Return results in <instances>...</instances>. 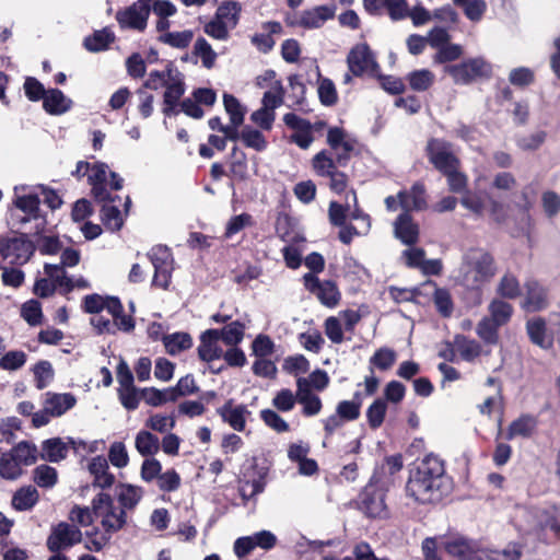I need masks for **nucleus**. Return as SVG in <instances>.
I'll return each mask as SVG.
<instances>
[{"instance_id": "0e129e2a", "label": "nucleus", "mask_w": 560, "mask_h": 560, "mask_svg": "<svg viewBox=\"0 0 560 560\" xmlns=\"http://www.w3.org/2000/svg\"><path fill=\"white\" fill-rule=\"evenodd\" d=\"M25 362V352L21 350L9 351L0 359V369L5 371H16L21 369Z\"/></svg>"}, {"instance_id": "a211bd4d", "label": "nucleus", "mask_w": 560, "mask_h": 560, "mask_svg": "<svg viewBox=\"0 0 560 560\" xmlns=\"http://www.w3.org/2000/svg\"><path fill=\"white\" fill-rule=\"evenodd\" d=\"M219 329H208L201 335L198 354L202 361L211 362L222 357L223 351L219 346Z\"/></svg>"}, {"instance_id": "79ce46f5", "label": "nucleus", "mask_w": 560, "mask_h": 560, "mask_svg": "<svg viewBox=\"0 0 560 560\" xmlns=\"http://www.w3.org/2000/svg\"><path fill=\"white\" fill-rule=\"evenodd\" d=\"M240 140L247 148L261 152L267 148V140L261 131L254 129L250 126H245L241 130Z\"/></svg>"}, {"instance_id": "de8ad7c7", "label": "nucleus", "mask_w": 560, "mask_h": 560, "mask_svg": "<svg viewBox=\"0 0 560 560\" xmlns=\"http://www.w3.org/2000/svg\"><path fill=\"white\" fill-rule=\"evenodd\" d=\"M434 74L428 69L412 71L408 74L407 80L409 85L415 91H425L434 82Z\"/></svg>"}, {"instance_id": "9d476101", "label": "nucleus", "mask_w": 560, "mask_h": 560, "mask_svg": "<svg viewBox=\"0 0 560 560\" xmlns=\"http://www.w3.org/2000/svg\"><path fill=\"white\" fill-rule=\"evenodd\" d=\"M149 257L154 267L153 284L166 289L173 270V258L170 250L166 247L156 246L151 249Z\"/></svg>"}, {"instance_id": "37998d69", "label": "nucleus", "mask_w": 560, "mask_h": 560, "mask_svg": "<svg viewBox=\"0 0 560 560\" xmlns=\"http://www.w3.org/2000/svg\"><path fill=\"white\" fill-rule=\"evenodd\" d=\"M22 465L9 451L0 457V476L8 480H15L22 475Z\"/></svg>"}, {"instance_id": "a18cd8bd", "label": "nucleus", "mask_w": 560, "mask_h": 560, "mask_svg": "<svg viewBox=\"0 0 560 560\" xmlns=\"http://www.w3.org/2000/svg\"><path fill=\"white\" fill-rule=\"evenodd\" d=\"M141 489L131 485H122L118 489V505L125 511L133 509L141 499Z\"/></svg>"}, {"instance_id": "e2e57ef3", "label": "nucleus", "mask_w": 560, "mask_h": 560, "mask_svg": "<svg viewBox=\"0 0 560 560\" xmlns=\"http://www.w3.org/2000/svg\"><path fill=\"white\" fill-rule=\"evenodd\" d=\"M296 401V394L294 395L291 389L283 388L276 394L272 405L279 411L288 412L294 408Z\"/></svg>"}, {"instance_id": "dca6fc26", "label": "nucleus", "mask_w": 560, "mask_h": 560, "mask_svg": "<svg viewBox=\"0 0 560 560\" xmlns=\"http://www.w3.org/2000/svg\"><path fill=\"white\" fill-rule=\"evenodd\" d=\"M218 413L225 423L238 432L245 430L247 418L250 416V411L245 405H234L232 400L220 407Z\"/></svg>"}, {"instance_id": "4c0bfd02", "label": "nucleus", "mask_w": 560, "mask_h": 560, "mask_svg": "<svg viewBox=\"0 0 560 560\" xmlns=\"http://www.w3.org/2000/svg\"><path fill=\"white\" fill-rule=\"evenodd\" d=\"M497 293L505 299L514 300L521 295V285L517 278L510 272L504 273L497 285Z\"/></svg>"}, {"instance_id": "6e6d98bb", "label": "nucleus", "mask_w": 560, "mask_h": 560, "mask_svg": "<svg viewBox=\"0 0 560 560\" xmlns=\"http://www.w3.org/2000/svg\"><path fill=\"white\" fill-rule=\"evenodd\" d=\"M194 51L201 59L203 67L210 69L214 66L217 54L203 37L195 42Z\"/></svg>"}, {"instance_id": "5701e85b", "label": "nucleus", "mask_w": 560, "mask_h": 560, "mask_svg": "<svg viewBox=\"0 0 560 560\" xmlns=\"http://www.w3.org/2000/svg\"><path fill=\"white\" fill-rule=\"evenodd\" d=\"M108 165L102 162L90 164L89 183L92 185V192L94 197L104 201L108 198L104 184L107 180Z\"/></svg>"}, {"instance_id": "6e6552de", "label": "nucleus", "mask_w": 560, "mask_h": 560, "mask_svg": "<svg viewBox=\"0 0 560 560\" xmlns=\"http://www.w3.org/2000/svg\"><path fill=\"white\" fill-rule=\"evenodd\" d=\"M444 71L456 84H469L479 78L489 77L491 66L483 58H472L459 65L446 66Z\"/></svg>"}, {"instance_id": "4d7b16f0", "label": "nucleus", "mask_w": 560, "mask_h": 560, "mask_svg": "<svg viewBox=\"0 0 560 560\" xmlns=\"http://www.w3.org/2000/svg\"><path fill=\"white\" fill-rule=\"evenodd\" d=\"M176 71L177 70L172 67L164 71H151L147 81L144 82V88L150 90H159L161 88H165Z\"/></svg>"}, {"instance_id": "a878e982", "label": "nucleus", "mask_w": 560, "mask_h": 560, "mask_svg": "<svg viewBox=\"0 0 560 560\" xmlns=\"http://www.w3.org/2000/svg\"><path fill=\"white\" fill-rule=\"evenodd\" d=\"M72 101L58 89H50L43 98L45 110L51 115H61L71 108Z\"/></svg>"}, {"instance_id": "5fc2aeb1", "label": "nucleus", "mask_w": 560, "mask_h": 560, "mask_svg": "<svg viewBox=\"0 0 560 560\" xmlns=\"http://www.w3.org/2000/svg\"><path fill=\"white\" fill-rule=\"evenodd\" d=\"M500 325L491 320L489 317H483L476 327V332L486 343L495 345L498 342V328Z\"/></svg>"}, {"instance_id": "aec40b11", "label": "nucleus", "mask_w": 560, "mask_h": 560, "mask_svg": "<svg viewBox=\"0 0 560 560\" xmlns=\"http://www.w3.org/2000/svg\"><path fill=\"white\" fill-rule=\"evenodd\" d=\"M424 187L422 184L416 183L409 190L398 192L400 208L404 212L409 213L411 210H423L427 207Z\"/></svg>"}, {"instance_id": "c756f323", "label": "nucleus", "mask_w": 560, "mask_h": 560, "mask_svg": "<svg viewBox=\"0 0 560 560\" xmlns=\"http://www.w3.org/2000/svg\"><path fill=\"white\" fill-rule=\"evenodd\" d=\"M68 443L60 438L49 439L43 442L42 458L51 463H58L67 457Z\"/></svg>"}, {"instance_id": "8fccbe9b", "label": "nucleus", "mask_w": 560, "mask_h": 560, "mask_svg": "<svg viewBox=\"0 0 560 560\" xmlns=\"http://www.w3.org/2000/svg\"><path fill=\"white\" fill-rule=\"evenodd\" d=\"M220 331V339L228 346H236L244 338L245 326L240 322H232Z\"/></svg>"}, {"instance_id": "c03bdc74", "label": "nucleus", "mask_w": 560, "mask_h": 560, "mask_svg": "<svg viewBox=\"0 0 560 560\" xmlns=\"http://www.w3.org/2000/svg\"><path fill=\"white\" fill-rule=\"evenodd\" d=\"M164 93V103L171 108L176 105L185 92L182 74L176 71L172 80L166 84Z\"/></svg>"}, {"instance_id": "ddd939ff", "label": "nucleus", "mask_w": 560, "mask_h": 560, "mask_svg": "<svg viewBox=\"0 0 560 560\" xmlns=\"http://www.w3.org/2000/svg\"><path fill=\"white\" fill-rule=\"evenodd\" d=\"M284 124L294 130L291 135V142L295 143L301 149H308L314 141L312 135V125L310 121L299 117L293 113H288L283 116Z\"/></svg>"}, {"instance_id": "393cba45", "label": "nucleus", "mask_w": 560, "mask_h": 560, "mask_svg": "<svg viewBox=\"0 0 560 560\" xmlns=\"http://www.w3.org/2000/svg\"><path fill=\"white\" fill-rule=\"evenodd\" d=\"M362 509L371 517H382L385 515L384 493L373 488H366L362 498Z\"/></svg>"}, {"instance_id": "a19ab883", "label": "nucleus", "mask_w": 560, "mask_h": 560, "mask_svg": "<svg viewBox=\"0 0 560 560\" xmlns=\"http://www.w3.org/2000/svg\"><path fill=\"white\" fill-rule=\"evenodd\" d=\"M10 452L22 466H31L37 460V447L26 441L16 444Z\"/></svg>"}, {"instance_id": "2eb2a0df", "label": "nucleus", "mask_w": 560, "mask_h": 560, "mask_svg": "<svg viewBox=\"0 0 560 560\" xmlns=\"http://www.w3.org/2000/svg\"><path fill=\"white\" fill-rule=\"evenodd\" d=\"M327 143L336 152L337 163L345 165L354 149V141L341 128L334 127L328 130Z\"/></svg>"}, {"instance_id": "4468645a", "label": "nucleus", "mask_w": 560, "mask_h": 560, "mask_svg": "<svg viewBox=\"0 0 560 560\" xmlns=\"http://www.w3.org/2000/svg\"><path fill=\"white\" fill-rule=\"evenodd\" d=\"M549 304L548 291L536 280L525 282V296L522 307L527 312H538L546 308Z\"/></svg>"}, {"instance_id": "2f4dec72", "label": "nucleus", "mask_w": 560, "mask_h": 560, "mask_svg": "<svg viewBox=\"0 0 560 560\" xmlns=\"http://www.w3.org/2000/svg\"><path fill=\"white\" fill-rule=\"evenodd\" d=\"M329 385V376L326 371L316 369L307 377H299L296 380V388H305V390L315 389L323 392Z\"/></svg>"}, {"instance_id": "9b49d317", "label": "nucleus", "mask_w": 560, "mask_h": 560, "mask_svg": "<svg viewBox=\"0 0 560 560\" xmlns=\"http://www.w3.org/2000/svg\"><path fill=\"white\" fill-rule=\"evenodd\" d=\"M428 152L431 163L443 174L457 168L458 160L452 153L450 143L432 139L428 143Z\"/></svg>"}, {"instance_id": "c9c22d12", "label": "nucleus", "mask_w": 560, "mask_h": 560, "mask_svg": "<svg viewBox=\"0 0 560 560\" xmlns=\"http://www.w3.org/2000/svg\"><path fill=\"white\" fill-rule=\"evenodd\" d=\"M296 398L303 407V415L312 417L320 412L323 407L322 400L311 390H305L303 387L300 389L296 388Z\"/></svg>"}, {"instance_id": "72a5a7b5", "label": "nucleus", "mask_w": 560, "mask_h": 560, "mask_svg": "<svg viewBox=\"0 0 560 560\" xmlns=\"http://www.w3.org/2000/svg\"><path fill=\"white\" fill-rule=\"evenodd\" d=\"M135 446L142 456H152L160 450V440L151 432L141 430L136 435Z\"/></svg>"}, {"instance_id": "603ef678", "label": "nucleus", "mask_w": 560, "mask_h": 560, "mask_svg": "<svg viewBox=\"0 0 560 560\" xmlns=\"http://www.w3.org/2000/svg\"><path fill=\"white\" fill-rule=\"evenodd\" d=\"M387 410V404L384 399H376L366 410V418L370 428L377 429L382 425Z\"/></svg>"}, {"instance_id": "49530a36", "label": "nucleus", "mask_w": 560, "mask_h": 560, "mask_svg": "<svg viewBox=\"0 0 560 560\" xmlns=\"http://www.w3.org/2000/svg\"><path fill=\"white\" fill-rule=\"evenodd\" d=\"M114 40V35L107 30L96 31L92 36L84 39V47L89 51L97 52L105 50Z\"/></svg>"}, {"instance_id": "0eeeda50", "label": "nucleus", "mask_w": 560, "mask_h": 560, "mask_svg": "<svg viewBox=\"0 0 560 560\" xmlns=\"http://www.w3.org/2000/svg\"><path fill=\"white\" fill-rule=\"evenodd\" d=\"M347 65L354 77L364 74L373 77L377 75L380 71L375 55L365 43L357 44L350 49L347 56Z\"/></svg>"}, {"instance_id": "3c124183", "label": "nucleus", "mask_w": 560, "mask_h": 560, "mask_svg": "<svg viewBox=\"0 0 560 560\" xmlns=\"http://www.w3.org/2000/svg\"><path fill=\"white\" fill-rule=\"evenodd\" d=\"M313 168L318 176L329 177L337 171L336 164L326 151L318 152L312 160Z\"/></svg>"}, {"instance_id": "680f3d73", "label": "nucleus", "mask_w": 560, "mask_h": 560, "mask_svg": "<svg viewBox=\"0 0 560 560\" xmlns=\"http://www.w3.org/2000/svg\"><path fill=\"white\" fill-rule=\"evenodd\" d=\"M299 341L305 350L313 353H318L325 343L324 338L317 330L300 334Z\"/></svg>"}, {"instance_id": "f257e3e1", "label": "nucleus", "mask_w": 560, "mask_h": 560, "mask_svg": "<svg viewBox=\"0 0 560 560\" xmlns=\"http://www.w3.org/2000/svg\"><path fill=\"white\" fill-rule=\"evenodd\" d=\"M450 489L444 462L436 455H427L410 472L407 495L425 504L439 502Z\"/></svg>"}, {"instance_id": "6ab92c4d", "label": "nucleus", "mask_w": 560, "mask_h": 560, "mask_svg": "<svg viewBox=\"0 0 560 560\" xmlns=\"http://www.w3.org/2000/svg\"><path fill=\"white\" fill-rule=\"evenodd\" d=\"M336 12L335 5H318L306 10L301 14L299 24L306 28H318L326 21L334 18Z\"/></svg>"}, {"instance_id": "69168bd1", "label": "nucleus", "mask_w": 560, "mask_h": 560, "mask_svg": "<svg viewBox=\"0 0 560 560\" xmlns=\"http://www.w3.org/2000/svg\"><path fill=\"white\" fill-rule=\"evenodd\" d=\"M22 317L32 326L40 324L43 313L40 303L36 300H30L22 305Z\"/></svg>"}, {"instance_id": "cd10ccee", "label": "nucleus", "mask_w": 560, "mask_h": 560, "mask_svg": "<svg viewBox=\"0 0 560 560\" xmlns=\"http://www.w3.org/2000/svg\"><path fill=\"white\" fill-rule=\"evenodd\" d=\"M38 499L37 489L33 486H25L14 492L11 504L16 511H28L38 502Z\"/></svg>"}, {"instance_id": "774afa93", "label": "nucleus", "mask_w": 560, "mask_h": 560, "mask_svg": "<svg viewBox=\"0 0 560 560\" xmlns=\"http://www.w3.org/2000/svg\"><path fill=\"white\" fill-rule=\"evenodd\" d=\"M108 459L113 466L124 468L129 463L128 452L122 442H114L108 451Z\"/></svg>"}, {"instance_id": "ea45409f", "label": "nucleus", "mask_w": 560, "mask_h": 560, "mask_svg": "<svg viewBox=\"0 0 560 560\" xmlns=\"http://www.w3.org/2000/svg\"><path fill=\"white\" fill-rule=\"evenodd\" d=\"M240 12L241 5L237 2H224L217 9L214 16L232 30L238 22Z\"/></svg>"}, {"instance_id": "412c9836", "label": "nucleus", "mask_w": 560, "mask_h": 560, "mask_svg": "<svg viewBox=\"0 0 560 560\" xmlns=\"http://www.w3.org/2000/svg\"><path fill=\"white\" fill-rule=\"evenodd\" d=\"M88 469L94 478L93 485L95 487L106 489L114 485L115 476L108 471V463L105 457L96 456L92 458Z\"/></svg>"}, {"instance_id": "f3484780", "label": "nucleus", "mask_w": 560, "mask_h": 560, "mask_svg": "<svg viewBox=\"0 0 560 560\" xmlns=\"http://www.w3.org/2000/svg\"><path fill=\"white\" fill-rule=\"evenodd\" d=\"M393 225L395 237L405 245L411 246L418 242L420 233L419 225L409 213H400Z\"/></svg>"}, {"instance_id": "bb28decb", "label": "nucleus", "mask_w": 560, "mask_h": 560, "mask_svg": "<svg viewBox=\"0 0 560 560\" xmlns=\"http://www.w3.org/2000/svg\"><path fill=\"white\" fill-rule=\"evenodd\" d=\"M526 329L533 343L542 349H549L552 347L553 339L547 335L546 322L542 318L537 317L528 320Z\"/></svg>"}, {"instance_id": "338daca9", "label": "nucleus", "mask_w": 560, "mask_h": 560, "mask_svg": "<svg viewBox=\"0 0 560 560\" xmlns=\"http://www.w3.org/2000/svg\"><path fill=\"white\" fill-rule=\"evenodd\" d=\"M260 418L265 424L278 433L289 431L288 422L280 417L275 410L264 409L260 411Z\"/></svg>"}, {"instance_id": "c85d7f7f", "label": "nucleus", "mask_w": 560, "mask_h": 560, "mask_svg": "<svg viewBox=\"0 0 560 560\" xmlns=\"http://www.w3.org/2000/svg\"><path fill=\"white\" fill-rule=\"evenodd\" d=\"M455 349L462 360L474 362L482 354L481 345L475 339H469L464 335L455 336Z\"/></svg>"}, {"instance_id": "bf43d9fd", "label": "nucleus", "mask_w": 560, "mask_h": 560, "mask_svg": "<svg viewBox=\"0 0 560 560\" xmlns=\"http://www.w3.org/2000/svg\"><path fill=\"white\" fill-rule=\"evenodd\" d=\"M34 481L42 488H51L57 482V471L48 465H40L34 469Z\"/></svg>"}, {"instance_id": "e433bc0d", "label": "nucleus", "mask_w": 560, "mask_h": 560, "mask_svg": "<svg viewBox=\"0 0 560 560\" xmlns=\"http://www.w3.org/2000/svg\"><path fill=\"white\" fill-rule=\"evenodd\" d=\"M192 38L194 32L191 30L163 33L158 37L159 42L177 49L187 48L192 42Z\"/></svg>"}, {"instance_id": "423d86ee", "label": "nucleus", "mask_w": 560, "mask_h": 560, "mask_svg": "<svg viewBox=\"0 0 560 560\" xmlns=\"http://www.w3.org/2000/svg\"><path fill=\"white\" fill-rule=\"evenodd\" d=\"M35 246L24 234L0 237V256L9 265H24L34 255Z\"/></svg>"}, {"instance_id": "7ed1b4c3", "label": "nucleus", "mask_w": 560, "mask_h": 560, "mask_svg": "<svg viewBox=\"0 0 560 560\" xmlns=\"http://www.w3.org/2000/svg\"><path fill=\"white\" fill-rule=\"evenodd\" d=\"M39 194L25 185L14 187V196L12 206L9 209L8 224L13 230H25L32 221H40L43 219L39 213Z\"/></svg>"}, {"instance_id": "473e14b6", "label": "nucleus", "mask_w": 560, "mask_h": 560, "mask_svg": "<svg viewBox=\"0 0 560 560\" xmlns=\"http://www.w3.org/2000/svg\"><path fill=\"white\" fill-rule=\"evenodd\" d=\"M44 272L51 279L55 287L60 290L61 293L71 292L70 277L68 276L66 268L56 264H45Z\"/></svg>"}, {"instance_id": "864d4df0", "label": "nucleus", "mask_w": 560, "mask_h": 560, "mask_svg": "<svg viewBox=\"0 0 560 560\" xmlns=\"http://www.w3.org/2000/svg\"><path fill=\"white\" fill-rule=\"evenodd\" d=\"M283 93L281 82L275 81L273 85L265 92L261 101V107L275 113V109L283 103Z\"/></svg>"}, {"instance_id": "58836bf2", "label": "nucleus", "mask_w": 560, "mask_h": 560, "mask_svg": "<svg viewBox=\"0 0 560 560\" xmlns=\"http://www.w3.org/2000/svg\"><path fill=\"white\" fill-rule=\"evenodd\" d=\"M488 310L490 313L489 318L500 326L506 324L513 314L512 305L500 299L492 300Z\"/></svg>"}, {"instance_id": "f03ea898", "label": "nucleus", "mask_w": 560, "mask_h": 560, "mask_svg": "<svg viewBox=\"0 0 560 560\" xmlns=\"http://www.w3.org/2000/svg\"><path fill=\"white\" fill-rule=\"evenodd\" d=\"M462 283L470 290H481L495 277L498 266L493 256L485 249L471 248L463 257Z\"/></svg>"}, {"instance_id": "39448f33", "label": "nucleus", "mask_w": 560, "mask_h": 560, "mask_svg": "<svg viewBox=\"0 0 560 560\" xmlns=\"http://www.w3.org/2000/svg\"><path fill=\"white\" fill-rule=\"evenodd\" d=\"M151 5L149 0H137L116 12L115 19L121 30L144 32L148 26Z\"/></svg>"}, {"instance_id": "4be33fe9", "label": "nucleus", "mask_w": 560, "mask_h": 560, "mask_svg": "<svg viewBox=\"0 0 560 560\" xmlns=\"http://www.w3.org/2000/svg\"><path fill=\"white\" fill-rule=\"evenodd\" d=\"M537 424L538 421L536 417L522 415L510 423L505 438L508 440L516 438L529 439L536 432Z\"/></svg>"}, {"instance_id": "13d9d810", "label": "nucleus", "mask_w": 560, "mask_h": 560, "mask_svg": "<svg viewBox=\"0 0 560 560\" xmlns=\"http://www.w3.org/2000/svg\"><path fill=\"white\" fill-rule=\"evenodd\" d=\"M103 223L112 231H117L122 226V215L120 210L112 205L105 203L102 208Z\"/></svg>"}, {"instance_id": "7c9ffc66", "label": "nucleus", "mask_w": 560, "mask_h": 560, "mask_svg": "<svg viewBox=\"0 0 560 560\" xmlns=\"http://www.w3.org/2000/svg\"><path fill=\"white\" fill-rule=\"evenodd\" d=\"M475 544L463 537H453L444 542L446 552L458 560H471Z\"/></svg>"}, {"instance_id": "1a4fd4ad", "label": "nucleus", "mask_w": 560, "mask_h": 560, "mask_svg": "<svg viewBox=\"0 0 560 560\" xmlns=\"http://www.w3.org/2000/svg\"><path fill=\"white\" fill-rule=\"evenodd\" d=\"M81 539L82 533L77 526L61 522L52 527L47 538V548L58 552L79 544Z\"/></svg>"}, {"instance_id": "b1692460", "label": "nucleus", "mask_w": 560, "mask_h": 560, "mask_svg": "<svg viewBox=\"0 0 560 560\" xmlns=\"http://www.w3.org/2000/svg\"><path fill=\"white\" fill-rule=\"evenodd\" d=\"M77 404L75 397L70 393H47L44 405L52 417H60Z\"/></svg>"}, {"instance_id": "f704fd0d", "label": "nucleus", "mask_w": 560, "mask_h": 560, "mask_svg": "<svg viewBox=\"0 0 560 560\" xmlns=\"http://www.w3.org/2000/svg\"><path fill=\"white\" fill-rule=\"evenodd\" d=\"M163 343L166 352L175 355L189 349L192 346V339L187 332H175L163 337Z\"/></svg>"}, {"instance_id": "09e8293b", "label": "nucleus", "mask_w": 560, "mask_h": 560, "mask_svg": "<svg viewBox=\"0 0 560 560\" xmlns=\"http://www.w3.org/2000/svg\"><path fill=\"white\" fill-rule=\"evenodd\" d=\"M223 104L230 116L231 124L234 126H241L244 122L245 109L238 100L231 94H224Z\"/></svg>"}, {"instance_id": "052dcab7", "label": "nucleus", "mask_w": 560, "mask_h": 560, "mask_svg": "<svg viewBox=\"0 0 560 560\" xmlns=\"http://www.w3.org/2000/svg\"><path fill=\"white\" fill-rule=\"evenodd\" d=\"M171 388L160 390L154 387L144 388L142 394L148 405L150 406H161L167 401H175V396L172 395Z\"/></svg>"}, {"instance_id": "f8f14e48", "label": "nucleus", "mask_w": 560, "mask_h": 560, "mask_svg": "<svg viewBox=\"0 0 560 560\" xmlns=\"http://www.w3.org/2000/svg\"><path fill=\"white\" fill-rule=\"evenodd\" d=\"M304 280L306 288L316 294L317 299L325 306L335 307L339 303L340 293L334 282H320L319 279L312 273H306Z\"/></svg>"}, {"instance_id": "20e7f679", "label": "nucleus", "mask_w": 560, "mask_h": 560, "mask_svg": "<svg viewBox=\"0 0 560 560\" xmlns=\"http://www.w3.org/2000/svg\"><path fill=\"white\" fill-rule=\"evenodd\" d=\"M93 513L108 538L119 532L127 523L126 511L109 494L98 493L93 500Z\"/></svg>"}]
</instances>
